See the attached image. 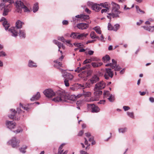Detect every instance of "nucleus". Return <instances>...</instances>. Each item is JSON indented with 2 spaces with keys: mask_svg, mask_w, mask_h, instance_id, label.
<instances>
[{
  "mask_svg": "<svg viewBox=\"0 0 154 154\" xmlns=\"http://www.w3.org/2000/svg\"><path fill=\"white\" fill-rule=\"evenodd\" d=\"M68 100L72 101L76 100V95H69L64 90L59 91L57 93L56 97L52 99V100L57 102L61 101H66Z\"/></svg>",
  "mask_w": 154,
  "mask_h": 154,
  "instance_id": "f257e3e1",
  "label": "nucleus"
},
{
  "mask_svg": "<svg viewBox=\"0 0 154 154\" xmlns=\"http://www.w3.org/2000/svg\"><path fill=\"white\" fill-rule=\"evenodd\" d=\"M111 4L112 6L111 13L108 14L107 16V18L110 19L112 17H119V15L121 13L119 11L120 8L119 5L113 2H111Z\"/></svg>",
  "mask_w": 154,
  "mask_h": 154,
  "instance_id": "f03ea898",
  "label": "nucleus"
},
{
  "mask_svg": "<svg viewBox=\"0 0 154 154\" xmlns=\"http://www.w3.org/2000/svg\"><path fill=\"white\" fill-rule=\"evenodd\" d=\"M4 2L0 4V9L1 10L4 8V11L3 13V15H7L11 10L12 7L11 4L14 2L13 0H3Z\"/></svg>",
  "mask_w": 154,
  "mask_h": 154,
  "instance_id": "7ed1b4c3",
  "label": "nucleus"
},
{
  "mask_svg": "<svg viewBox=\"0 0 154 154\" xmlns=\"http://www.w3.org/2000/svg\"><path fill=\"white\" fill-rule=\"evenodd\" d=\"M112 63H108L105 65L106 66H109L112 69H114L116 71H119L120 70L121 68L117 64V61L114 59L112 60Z\"/></svg>",
  "mask_w": 154,
  "mask_h": 154,
  "instance_id": "20e7f679",
  "label": "nucleus"
},
{
  "mask_svg": "<svg viewBox=\"0 0 154 154\" xmlns=\"http://www.w3.org/2000/svg\"><path fill=\"white\" fill-rule=\"evenodd\" d=\"M58 91L55 94L52 89H48L44 90L43 91V93L48 98L54 96H55V98L56 97L57 93Z\"/></svg>",
  "mask_w": 154,
  "mask_h": 154,
  "instance_id": "39448f33",
  "label": "nucleus"
},
{
  "mask_svg": "<svg viewBox=\"0 0 154 154\" xmlns=\"http://www.w3.org/2000/svg\"><path fill=\"white\" fill-rule=\"evenodd\" d=\"M113 72L110 68H107L105 69L104 72V76L105 79L108 80L112 78Z\"/></svg>",
  "mask_w": 154,
  "mask_h": 154,
  "instance_id": "423d86ee",
  "label": "nucleus"
},
{
  "mask_svg": "<svg viewBox=\"0 0 154 154\" xmlns=\"http://www.w3.org/2000/svg\"><path fill=\"white\" fill-rule=\"evenodd\" d=\"M88 5L89 6H91L93 10L96 12H98L102 8L100 7L101 6L100 5H100L97 4L92 2H88Z\"/></svg>",
  "mask_w": 154,
  "mask_h": 154,
  "instance_id": "0eeeda50",
  "label": "nucleus"
},
{
  "mask_svg": "<svg viewBox=\"0 0 154 154\" xmlns=\"http://www.w3.org/2000/svg\"><path fill=\"white\" fill-rule=\"evenodd\" d=\"M19 140H17L15 137H14L8 142V143L11 145L13 147L15 148L19 146Z\"/></svg>",
  "mask_w": 154,
  "mask_h": 154,
  "instance_id": "6e6552de",
  "label": "nucleus"
},
{
  "mask_svg": "<svg viewBox=\"0 0 154 154\" xmlns=\"http://www.w3.org/2000/svg\"><path fill=\"white\" fill-rule=\"evenodd\" d=\"M88 35V33H83L79 34L77 32H72L70 35V37L73 38H79L84 37H86Z\"/></svg>",
  "mask_w": 154,
  "mask_h": 154,
  "instance_id": "1a4fd4ad",
  "label": "nucleus"
},
{
  "mask_svg": "<svg viewBox=\"0 0 154 154\" xmlns=\"http://www.w3.org/2000/svg\"><path fill=\"white\" fill-rule=\"evenodd\" d=\"M105 82L103 81H101L95 84L94 90H102L105 88Z\"/></svg>",
  "mask_w": 154,
  "mask_h": 154,
  "instance_id": "9d476101",
  "label": "nucleus"
},
{
  "mask_svg": "<svg viewBox=\"0 0 154 154\" xmlns=\"http://www.w3.org/2000/svg\"><path fill=\"white\" fill-rule=\"evenodd\" d=\"M61 72L62 76L65 79H68L70 80H72L73 78V75L69 73L66 72L65 70H61Z\"/></svg>",
  "mask_w": 154,
  "mask_h": 154,
  "instance_id": "9b49d317",
  "label": "nucleus"
},
{
  "mask_svg": "<svg viewBox=\"0 0 154 154\" xmlns=\"http://www.w3.org/2000/svg\"><path fill=\"white\" fill-rule=\"evenodd\" d=\"M16 8V11L18 12L21 13L22 10V8L24 5L23 3L20 1H17L15 4Z\"/></svg>",
  "mask_w": 154,
  "mask_h": 154,
  "instance_id": "f8f14e48",
  "label": "nucleus"
},
{
  "mask_svg": "<svg viewBox=\"0 0 154 154\" xmlns=\"http://www.w3.org/2000/svg\"><path fill=\"white\" fill-rule=\"evenodd\" d=\"M15 27H12L9 29L8 31L11 33L12 35L16 37L19 34V31Z\"/></svg>",
  "mask_w": 154,
  "mask_h": 154,
  "instance_id": "ddd939ff",
  "label": "nucleus"
},
{
  "mask_svg": "<svg viewBox=\"0 0 154 154\" xmlns=\"http://www.w3.org/2000/svg\"><path fill=\"white\" fill-rule=\"evenodd\" d=\"M88 106L91 108L92 112H98L100 110L99 108L93 104H88Z\"/></svg>",
  "mask_w": 154,
  "mask_h": 154,
  "instance_id": "4468645a",
  "label": "nucleus"
},
{
  "mask_svg": "<svg viewBox=\"0 0 154 154\" xmlns=\"http://www.w3.org/2000/svg\"><path fill=\"white\" fill-rule=\"evenodd\" d=\"M3 21V25L5 27V29L7 30L8 28L10 27V25L8 23L6 19L4 17H2L1 20H0V22Z\"/></svg>",
  "mask_w": 154,
  "mask_h": 154,
  "instance_id": "2eb2a0df",
  "label": "nucleus"
},
{
  "mask_svg": "<svg viewBox=\"0 0 154 154\" xmlns=\"http://www.w3.org/2000/svg\"><path fill=\"white\" fill-rule=\"evenodd\" d=\"M6 125L8 128L11 129L14 128L16 125V123L13 122L7 121L6 122Z\"/></svg>",
  "mask_w": 154,
  "mask_h": 154,
  "instance_id": "dca6fc26",
  "label": "nucleus"
},
{
  "mask_svg": "<svg viewBox=\"0 0 154 154\" xmlns=\"http://www.w3.org/2000/svg\"><path fill=\"white\" fill-rule=\"evenodd\" d=\"M77 26L80 29H84L88 27V25L87 23H80L78 24Z\"/></svg>",
  "mask_w": 154,
  "mask_h": 154,
  "instance_id": "f3484780",
  "label": "nucleus"
},
{
  "mask_svg": "<svg viewBox=\"0 0 154 154\" xmlns=\"http://www.w3.org/2000/svg\"><path fill=\"white\" fill-rule=\"evenodd\" d=\"M99 77L96 75H94L90 79V82L91 84H94L99 81Z\"/></svg>",
  "mask_w": 154,
  "mask_h": 154,
  "instance_id": "a211bd4d",
  "label": "nucleus"
},
{
  "mask_svg": "<svg viewBox=\"0 0 154 154\" xmlns=\"http://www.w3.org/2000/svg\"><path fill=\"white\" fill-rule=\"evenodd\" d=\"M142 27L144 28L145 30L149 32H153L154 31V26H142Z\"/></svg>",
  "mask_w": 154,
  "mask_h": 154,
  "instance_id": "6ab92c4d",
  "label": "nucleus"
},
{
  "mask_svg": "<svg viewBox=\"0 0 154 154\" xmlns=\"http://www.w3.org/2000/svg\"><path fill=\"white\" fill-rule=\"evenodd\" d=\"M23 24H24V23L20 20H18L16 23L15 27L18 29H20L22 28V25Z\"/></svg>",
  "mask_w": 154,
  "mask_h": 154,
  "instance_id": "aec40b11",
  "label": "nucleus"
},
{
  "mask_svg": "<svg viewBox=\"0 0 154 154\" xmlns=\"http://www.w3.org/2000/svg\"><path fill=\"white\" fill-rule=\"evenodd\" d=\"M100 5L101 7L105 8L108 10L110 8V4L108 2H106L104 3H101Z\"/></svg>",
  "mask_w": 154,
  "mask_h": 154,
  "instance_id": "412c9836",
  "label": "nucleus"
},
{
  "mask_svg": "<svg viewBox=\"0 0 154 154\" xmlns=\"http://www.w3.org/2000/svg\"><path fill=\"white\" fill-rule=\"evenodd\" d=\"M41 95L39 92H37L36 95L33 96L31 98L30 100L32 101L36 100H38L40 97Z\"/></svg>",
  "mask_w": 154,
  "mask_h": 154,
  "instance_id": "4be33fe9",
  "label": "nucleus"
},
{
  "mask_svg": "<svg viewBox=\"0 0 154 154\" xmlns=\"http://www.w3.org/2000/svg\"><path fill=\"white\" fill-rule=\"evenodd\" d=\"M54 42L57 46H58L59 48L58 51H60V53L62 54V52L60 50V48L61 47H62L63 48V44H62L61 43L58 42L56 40H54L53 41Z\"/></svg>",
  "mask_w": 154,
  "mask_h": 154,
  "instance_id": "5701e85b",
  "label": "nucleus"
},
{
  "mask_svg": "<svg viewBox=\"0 0 154 154\" xmlns=\"http://www.w3.org/2000/svg\"><path fill=\"white\" fill-rule=\"evenodd\" d=\"M19 33V35L20 38H25L26 37V33L25 31L24 30H20Z\"/></svg>",
  "mask_w": 154,
  "mask_h": 154,
  "instance_id": "b1692460",
  "label": "nucleus"
},
{
  "mask_svg": "<svg viewBox=\"0 0 154 154\" xmlns=\"http://www.w3.org/2000/svg\"><path fill=\"white\" fill-rule=\"evenodd\" d=\"M28 66L30 67H37L36 63L31 60H29L28 62Z\"/></svg>",
  "mask_w": 154,
  "mask_h": 154,
  "instance_id": "393cba45",
  "label": "nucleus"
},
{
  "mask_svg": "<svg viewBox=\"0 0 154 154\" xmlns=\"http://www.w3.org/2000/svg\"><path fill=\"white\" fill-rule=\"evenodd\" d=\"M103 64V63L101 62H99V63H95V62H92L91 63V65L93 66V67H98L100 66Z\"/></svg>",
  "mask_w": 154,
  "mask_h": 154,
  "instance_id": "a878e982",
  "label": "nucleus"
},
{
  "mask_svg": "<svg viewBox=\"0 0 154 154\" xmlns=\"http://www.w3.org/2000/svg\"><path fill=\"white\" fill-rule=\"evenodd\" d=\"M39 9L38 5V3H36L34 4L33 8V12L35 13Z\"/></svg>",
  "mask_w": 154,
  "mask_h": 154,
  "instance_id": "bb28decb",
  "label": "nucleus"
},
{
  "mask_svg": "<svg viewBox=\"0 0 154 154\" xmlns=\"http://www.w3.org/2000/svg\"><path fill=\"white\" fill-rule=\"evenodd\" d=\"M10 111L12 112V114L9 115L8 117L11 119H13L15 114V111L14 109H10Z\"/></svg>",
  "mask_w": 154,
  "mask_h": 154,
  "instance_id": "cd10ccee",
  "label": "nucleus"
},
{
  "mask_svg": "<svg viewBox=\"0 0 154 154\" xmlns=\"http://www.w3.org/2000/svg\"><path fill=\"white\" fill-rule=\"evenodd\" d=\"M59 40L60 39H58ZM61 40V41L64 42L66 43V44L69 46H71L72 45V44H70V41L69 40H66V39H60Z\"/></svg>",
  "mask_w": 154,
  "mask_h": 154,
  "instance_id": "c85d7f7f",
  "label": "nucleus"
},
{
  "mask_svg": "<svg viewBox=\"0 0 154 154\" xmlns=\"http://www.w3.org/2000/svg\"><path fill=\"white\" fill-rule=\"evenodd\" d=\"M94 91H95L94 92V94L95 96H99L101 95L102 94V92L101 91L98 90H94Z\"/></svg>",
  "mask_w": 154,
  "mask_h": 154,
  "instance_id": "c756f323",
  "label": "nucleus"
},
{
  "mask_svg": "<svg viewBox=\"0 0 154 154\" xmlns=\"http://www.w3.org/2000/svg\"><path fill=\"white\" fill-rule=\"evenodd\" d=\"M82 94L85 97H88L91 96V94L90 92H85L83 91Z\"/></svg>",
  "mask_w": 154,
  "mask_h": 154,
  "instance_id": "7c9ffc66",
  "label": "nucleus"
},
{
  "mask_svg": "<svg viewBox=\"0 0 154 154\" xmlns=\"http://www.w3.org/2000/svg\"><path fill=\"white\" fill-rule=\"evenodd\" d=\"M111 94L109 91H105L103 94L104 98H107L108 97H109Z\"/></svg>",
  "mask_w": 154,
  "mask_h": 154,
  "instance_id": "2f4dec72",
  "label": "nucleus"
},
{
  "mask_svg": "<svg viewBox=\"0 0 154 154\" xmlns=\"http://www.w3.org/2000/svg\"><path fill=\"white\" fill-rule=\"evenodd\" d=\"M93 29L95 30V31L97 32V33L100 34H101V31L100 30V29L99 26H97L93 28Z\"/></svg>",
  "mask_w": 154,
  "mask_h": 154,
  "instance_id": "473e14b6",
  "label": "nucleus"
},
{
  "mask_svg": "<svg viewBox=\"0 0 154 154\" xmlns=\"http://www.w3.org/2000/svg\"><path fill=\"white\" fill-rule=\"evenodd\" d=\"M119 24H116L113 26L112 30L116 31L119 29Z\"/></svg>",
  "mask_w": 154,
  "mask_h": 154,
  "instance_id": "72a5a7b5",
  "label": "nucleus"
},
{
  "mask_svg": "<svg viewBox=\"0 0 154 154\" xmlns=\"http://www.w3.org/2000/svg\"><path fill=\"white\" fill-rule=\"evenodd\" d=\"M107 99L110 102H113L115 100V97L114 95L111 94L109 97L107 98Z\"/></svg>",
  "mask_w": 154,
  "mask_h": 154,
  "instance_id": "f704fd0d",
  "label": "nucleus"
},
{
  "mask_svg": "<svg viewBox=\"0 0 154 154\" xmlns=\"http://www.w3.org/2000/svg\"><path fill=\"white\" fill-rule=\"evenodd\" d=\"M91 37L92 38H98V37L97 36L94 32H92L90 34Z\"/></svg>",
  "mask_w": 154,
  "mask_h": 154,
  "instance_id": "c9c22d12",
  "label": "nucleus"
},
{
  "mask_svg": "<svg viewBox=\"0 0 154 154\" xmlns=\"http://www.w3.org/2000/svg\"><path fill=\"white\" fill-rule=\"evenodd\" d=\"M136 8V9L137 11V13H139L140 12H141L142 14H144L145 12L144 11H143L141 10L139 7L138 6H135Z\"/></svg>",
  "mask_w": 154,
  "mask_h": 154,
  "instance_id": "e433bc0d",
  "label": "nucleus"
},
{
  "mask_svg": "<svg viewBox=\"0 0 154 154\" xmlns=\"http://www.w3.org/2000/svg\"><path fill=\"white\" fill-rule=\"evenodd\" d=\"M103 59L104 61H109L110 59V58L109 56L106 55L103 57Z\"/></svg>",
  "mask_w": 154,
  "mask_h": 154,
  "instance_id": "4c0bfd02",
  "label": "nucleus"
},
{
  "mask_svg": "<svg viewBox=\"0 0 154 154\" xmlns=\"http://www.w3.org/2000/svg\"><path fill=\"white\" fill-rule=\"evenodd\" d=\"M126 128H119V133H124L127 131Z\"/></svg>",
  "mask_w": 154,
  "mask_h": 154,
  "instance_id": "58836bf2",
  "label": "nucleus"
},
{
  "mask_svg": "<svg viewBox=\"0 0 154 154\" xmlns=\"http://www.w3.org/2000/svg\"><path fill=\"white\" fill-rule=\"evenodd\" d=\"M127 114L128 116L131 117V118L134 119V113L133 112H127Z\"/></svg>",
  "mask_w": 154,
  "mask_h": 154,
  "instance_id": "ea45409f",
  "label": "nucleus"
},
{
  "mask_svg": "<svg viewBox=\"0 0 154 154\" xmlns=\"http://www.w3.org/2000/svg\"><path fill=\"white\" fill-rule=\"evenodd\" d=\"M91 66V65L90 64H87L86 65V66H83L82 68H80V70L81 72L82 70H84L85 69V68H88Z\"/></svg>",
  "mask_w": 154,
  "mask_h": 154,
  "instance_id": "a19ab883",
  "label": "nucleus"
},
{
  "mask_svg": "<svg viewBox=\"0 0 154 154\" xmlns=\"http://www.w3.org/2000/svg\"><path fill=\"white\" fill-rule=\"evenodd\" d=\"M26 146H25V147L23 148H21L20 149V150L21 152L24 153L26 152L25 150L26 149Z\"/></svg>",
  "mask_w": 154,
  "mask_h": 154,
  "instance_id": "79ce46f5",
  "label": "nucleus"
},
{
  "mask_svg": "<svg viewBox=\"0 0 154 154\" xmlns=\"http://www.w3.org/2000/svg\"><path fill=\"white\" fill-rule=\"evenodd\" d=\"M92 61L91 59H86L83 63V64H85L88 63H90Z\"/></svg>",
  "mask_w": 154,
  "mask_h": 154,
  "instance_id": "37998d69",
  "label": "nucleus"
},
{
  "mask_svg": "<svg viewBox=\"0 0 154 154\" xmlns=\"http://www.w3.org/2000/svg\"><path fill=\"white\" fill-rule=\"evenodd\" d=\"M22 131V129L21 128H20L19 129H18L17 130L14 131L13 132L16 134H18L20 132H21Z\"/></svg>",
  "mask_w": 154,
  "mask_h": 154,
  "instance_id": "c03bdc74",
  "label": "nucleus"
},
{
  "mask_svg": "<svg viewBox=\"0 0 154 154\" xmlns=\"http://www.w3.org/2000/svg\"><path fill=\"white\" fill-rule=\"evenodd\" d=\"M64 84L65 86L66 87H68L69 86V81L66 79H65L64 80Z\"/></svg>",
  "mask_w": 154,
  "mask_h": 154,
  "instance_id": "a18cd8bd",
  "label": "nucleus"
},
{
  "mask_svg": "<svg viewBox=\"0 0 154 154\" xmlns=\"http://www.w3.org/2000/svg\"><path fill=\"white\" fill-rule=\"evenodd\" d=\"M22 9H23L24 11L25 12L29 11V10L28 8L24 5H23V8H22Z\"/></svg>",
  "mask_w": 154,
  "mask_h": 154,
  "instance_id": "49530a36",
  "label": "nucleus"
},
{
  "mask_svg": "<svg viewBox=\"0 0 154 154\" xmlns=\"http://www.w3.org/2000/svg\"><path fill=\"white\" fill-rule=\"evenodd\" d=\"M7 55L5 52L3 51H0V57H5Z\"/></svg>",
  "mask_w": 154,
  "mask_h": 154,
  "instance_id": "de8ad7c7",
  "label": "nucleus"
},
{
  "mask_svg": "<svg viewBox=\"0 0 154 154\" xmlns=\"http://www.w3.org/2000/svg\"><path fill=\"white\" fill-rule=\"evenodd\" d=\"M113 26L110 23H109L108 26V29L112 30Z\"/></svg>",
  "mask_w": 154,
  "mask_h": 154,
  "instance_id": "09e8293b",
  "label": "nucleus"
},
{
  "mask_svg": "<svg viewBox=\"0 0 154 154\" xmlns=\"http://www.w3.org/2000/svg\"><path fill=\"white\" fill-rule=\"evenodd\" d=\"M82 19H83L84 20L88 19L89 18V17L88 15H85L83 14H82Z\"/></svg>",
  "mask_w": 154,
  "mask_h": 154,
  "instance_id": "8fccbe9b",
  "label": "nucleus"
},
{
  "mask_svg": "<svg viewBox=\"0 0 154 154\" xmlns=\"http://www.w3.org/2000/svg\"><path fill=\"white\" fill-rule=\"evenodd\" d=\"M123 108L125 111H126L130 109V108L128 106H124L123 107Z\"/></svg>",
  "mask_w": 154,
  "mask_h": 154,
  "instance_id": "3c124183",
  "label": "nucleus"
},
{
  "mask_svg": "<svg viewBox=\"0 0 154 154\" xmlns=\"http://www.w3.org/2000/svg\"><path fill=\"white\" fill-rule=\"evenodd\" d=\"M20 107H21L22 108H23L24 110H28L29 109V108L27 107H24L23 105L21 103H20Z\"/></svg>",
  "mask_w": 154,
  "mask_h": 154,
  "instance_id": "603ef678",
  "label": "nucleus"
},
{
  "mask_svg": "<svg viewBox=\"0 0 154 154\" xmlns=\"http://www.w3.org/2000/svg\"><path fill=\"white\" fill-rule=\"evenodd\" d=\"M74 45L78 47L81 48L82 46V45L81 43H74Z\"/></svg>",
  "mask_w": 154,
  "mask_h": 154,
  "instance_id": "864d4df0",
  "label": "nucleus"
},
{
  "mask_svg": "<svg viewBox=\"0 0 154 154\" xmlns=\"http://www.w3.org/2000/svg\"><path fill=\"white\" fill-rule=\"evenodd\" d=\"M91 59L92 61H98L99 60V59L96 57L91 58Z\"/></svg>",
  "mask_w": 154,
  "mask_h": 154,
  "instance_id": "5fc2aeb1",
  "label": "nucleus"
},
{
  "mask_svg": "<svg viewBox=\"0 0 154 154\" xmlns=\"http://www.w3.org/2000/svg\"><path fill=\"white\" fill-rule=\"evenodd\" d=\"M101 13H103L109 12V10L107 9H102L101 10Z\"/></svg>",
  "mask_w": 154,
  "mask_h": 154,
  "instance_id": "6e6d98bb",
  "label": "nucleus"
},
{
  "mask_svg": "<svg viewBox=\"0 0 154 154\" xmlns=\"http://www.w3.org/2000/svg\"><path fill=\"white\" fill-rule=\"evenodd\" d=\"M83 95L82 94H78L77 95H76V100L79 98V97H81V96H82Z\"/></svg>",
  "mask_w": 154,
  "mask_h": 154,
  "instance_id": "4d7b16f0",
  "label": "nucleus"
},
{
  "mask_svg": "<svg viewBox=\"0 0 154 154\" xmlns=\"http://www.w3.org/2000/svg\"><path fill=\"white\" fill-rule=\"evenodd\" d=\"M105 100H100L98 102V103L100 104H104L105 103Z\"/></svg>",
  "mask_w": 154,
  "mask_h": 154,
  "instance_id": "13d9d810",
  "label": "nucleus"
},
{
  "mask_svg": "<svg viewBox=\"0 0 154 154\" xmlns=\"http://www.w3.org/2000/svg\"><path fill=\"white\" fill-rule=\"evenodd\" d=\"M96 41V40L95 39H94V40H88L86 44H88V43H93Z\"/></svg>",
  "mask_w": 154,
  "mask_h": 154,
  "instance_id": "bf43d9fd",
  "label": "nucleus"
},
{
  "mask_svg": "<svg viewBox=\"0 0 154 154\" xmlns=\"http://www.w3.org/2000/svg\"><path fill=\"white\" fill-rule=\"evenodd\" d=\"M80 153L81 154H88L86 152L83 150L80 151Z\"/></svg>",
  "mask_w": 154,
  "mask_h": 154,
  "instance_id": "052dcab7",
  "label": "nucleus"
},
{
  "mask_svg": "<svg viewBox=\"0 0 154 154\" xmlns=\"http://www.w3.org/2000/svg\"><path fill=\"white\" fill-rule=\"evenodd\" d=\"M80 68H79V67H78L75 69V71L78 73L80 72L81 71Z\"/></svg>",
  "mask_w": 154,
  "mask_h": 154,
  "instance_id": "680f3d73",
  "label": "nucleus"
},
{
  "mask_svg": "<svg viewBox=\"0 0 154 154\" xmlns=\"http://www.w3.org/2000/svg\"><path fill=\"white\" fill-rule=\"evenodd\" d=\"M130 9H131V8L127 7L126 5H124V11H126L127 10H130Z\"/></svg>",
  "mask_w": 154,
  "mask_h": 154,
  "instance_id": "e2e57ef3",
  "label": "nucleus"
},
{
  "mask_svg": "<svg viewBox=\"0 0 154 154\" xmlns=\"http://www.w3.org/2000/svg\"><path fill=\"white\" fill-rule=\"evenodd\" d=\"M85 11L88 14H90L91 12V11L88 8H86L85 9Z\"/></svg>",
  "mask_w": 154,
  "mask_h": 154,
  "instance_id": "0e129e2a",
  "label": "nucleus"
},
{
  "mask_svg": "<svg viewBox=\"0 0 154 154\" xmlns=\"http://www.w3.org/2000/svg\"><path fill=\"white\" fill-rule=\"evenodd\" d=\"M62 23L63 25H67L68 23V21L66 20H64L63 21Z\"/></svg>",
  "mask_w": 154,
  "mask_h": 154,
  "instance_id": "69168bd1",
  "label": "nucleus"
},
{
  "mask_svg": "<svg viewBox=\"0 0 154 154\" xmlns=\"http://www.w3.org/2000/svg\"><path fill=\"white\" fill-rule=\"evenodd\" d=\"M85 86L86 87L89 88L91 86V84L89 82L86 83Z\"/></svg>",
  "mask_w": 154,
  "mask_h": 154,
  "instance_id": "338daca9",
  "label": "nucleus"
},
{
  "mask_svg": "<svg viewBox=\"0 0 154 154\" xmlns=\"http://www.w3.org/2000/svg\"><path fill=\"white\" fill-rule=\"evenodd\" d=\"M149 100L152 103L154 102V98L152 97H150L149 98Z\"/></svg>",
  "mask_w": 154,
  "mask_h": 154,
  "instance_id": "774afa93",
  "label": "nucleus"
}]
</instances>
